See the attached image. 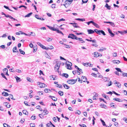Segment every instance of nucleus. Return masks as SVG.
I'll return each mask as SVG.
<instances>
[{"label": "nucleus", "mask_w": 127, "mask_h": 127, "mask_svg": "<svg viewBox=\"0 0 127 127\" xmlns=\"http://www.w3.org/2000/svg\"><path fill=\"white\" fill-rule=\"evenodd\" d=\"M50 78L52 80H55L54 77H53L52 76H50Z\"/></svg>", "instance_id": "obj_64"}, {"label": "nucleus", "mask_w": 127, "mask_h": 127, "mask_svg": "<svg viewBox=\"0 0 127 127\" xmlns=\"http://www.w3.org/2000/svg\"><path fill=\"white\" fill-rule=\"evenodd\" d=\"M100 121L102 123V124L103 126H105L106 125L105 124V122L103 120H102L101 119H100Z\"/></svg>", "instance_id": "obj_42"}, {"label": "nucleus", "mask_w": 127, "mask_h": 127, "mask_svg": "<svg viewBox=\"0 0 127 127\" xmlns=\"http://www.w3.org/2000/svg\"><path fill=\"white\" fill-rule=\"evenodd\" d=\"M93 95H94V96H95V97H97L98 95V94H97L95 92H94L93 93Z\"/></svg>", "instance_id": "obj_61"}, {"label": "nucleus", "mask_w": 127, "mask_h": 127, "mask_svg": "<svg viewBox=\"0 0 127 127\" xmlns=\"http://www.w3.org/2000/svg\"><path fill=\"white\" fill-rule=\"evenodd\" d=\"M76 40L80 41V42L81 43H84L85 42V41H84L83 40L82 38H81L77 37L76 38Z\"/></svg>", "instance_id": "obj_8"}, {"label": "nucleus", "mask_w": 127, "mask_h": 127, "mask_svg": "<svg viewBox=\"0 0 127 127\" xmlns=\"http://www.w3.org/2000/svg\"><path fill=\"white\" fill-rule=\"evenodd\" d=\"M4 7L6 9H7L8 10H9V11H12L11 9H10L7 6H6L5 5H4Z\"/></svg>", "instance_id": "obj_45"}, {"label": "nucleus", "mask_w": 127, "mask_h": 127, "mask_svg": "<svg viewBox=\"0 0 127 127\" xmlns=\"http://www.w3.org/2000/svg\"><path fill=\"white\" fill-rule=\"evenodd\" d=\"M76 20H78L80 21H85V19L84 18H82V19H80V18H76L75 19Z\"/></svg>", "instance_id": "obj_20"}, {"label": "nucleus", "mask_w": 127, "mask_h": 127, "mask_svg": "<svg viewBox=\"0 0 127 127\" xmlns=\"http://www.w3.org/2000/svg\"><path fill=\"white\" fill-rule=\"evenodd\" d=\"M119 99L120 100V99H119L118 98H114L113 99V100H115V101H118L119 102H120V100H118Z\"/></svg>", "instance_id": "obj_62"}, {"label": "nucleus", "mask_w": 127, "mask_h": 127, "mask_svg": "<svg viewBox=\"0 0 127 127\" xmlns=\"http://www.w3.org/2000/svg\"><path fill=\"white\" fill-rule=\"evenodd\" d=\"M37 84L40 88H44L47 86V85L44 83H42L40 82H37Z\"/></svg>", "instance_id": "obj_5"}, {"label": "nucleus", "mask_w": 127, "mask_h": 127, "mask_svg": "<svg viewBox=\"0 0 127 127\" xmlns=\"http://www.w3.org/2000/svg\"><path fill=\"white\" fill-rule=\"evenodd\" d=\"M56 31H57V32H58V33H61L63 35H64V34L63 33H62V32L61 31H59V30L58 29H57V30Z\"/></svg>", "instance_id": "obj_48"}, {"label": "nucleus", "mask_w": 127, "mask_h": 127, "mask_svg": "<svg viewBox=\"0 0 127 127\" xmlns=\"http://www.w3.org/2000/svg\"><path fill=\"white\" fill-rule=\"evenodd\" d=\"M37 49V47L36 46H34L33 48V52H35L36 51Z\"/></svg>", "instance_id": "obj_47"}, {"label": "nucleus", "mask_w": 127, "mask_h": 127, "mask_svg": "<svg viewBox=\"0 0 127 127\" xmlns=\"http://www.w3.org/2000/svg\"><path fill=\"white\" fill-rule=\"evenodd\" d=\"M66 67L67 69H72L71 66L72 65V64L71 63L69 62H66Z\"/></svg>", "instance_id": "obj_2"}, {"label": "nucleus", "mask_w": 127, "mask_h": 127, "mask_svg": "<svg viewBox=\"0 0 127 127\" xmlns=\"http://www.w3.org/2000/svg\"><path fill=\"white\" fill-rule=\"evenodd\" d=\"M23 114H25V115H27L28 113L27 112V111L26 110H24L23 111Z\"/></svg>", "instance_id": "obj_37"}, {"label": "nucleus", "mask_w": 127, "mask_h": 127, "mask_svg": "<svg viewBox=\"0 0 127 127\" xmlns=\"http://www.w3.org/2000/svg\"><path fill=\"white\" fill-rule=\"evenodd\" d=\"M19 51L21 54H23V55L25 54V52L24 51L22 50L21 49H19Z\"/></svg>", "instance_id": "obj_38"}, {"label": "nucleus", "mask_w": 127, "mask_h": 127, "mask_svg": "<svg viewBox=\"0 0 127 127\" xmlns=\"http://www.w3.org/2000/svg\"><path fill=\"white\" fill-rule=\"evenodd\" d=\"M43 113H44V115H47L48 113V112L46 109H45L43 110Z\"/></svg>", "instance_id": "obj_28"}, {"label": "nucleus", "mask_w": 127, "mask_h": 127, "mask_svg": "<svg viewBox=\"0 0 127 127\" xmlns=\"http://www.w3.org/2000/svg\"><path fill=\"white\" fill-rule=\"evenodd\" d=\"M15 71L19 73H21L22 72V71L21 70L19 69H16Z\"/></svg>", "instance_id": "obj_51"}, {"label": "nucleus", "mask_w": 127, "mask_h": 127, "mask_svg": "<svg viewBox=\"0 0 127 127\" xmlns=\"http://www.w3.org/2000/svg\"><path fill=\"white\" fill-rule=\"evenodd\" d=\"M100 106L102 108H103L105 109H107V106L103 104H101Z\"/></svg>", "instance_id": "obj_15"}, {"label": "nucleus", "mask_w": 127, "mask_h": 127, "mask_svg": "<svg viewBox=\"0 0 127 127\" xmlns=\"http://www.w3.org/2000/svg\"><path fill=\"white\" fill-rule=\"evenodd\" d=\"M15 78L16 79L17 82H20L21 81L20 78L17 76H16L15 77Z\"/></svg>", "instance_id": "obj_21"}, {"label": "nucleus", "mask_w": 127, "mask_h": 127, "mask_svg": "<svg viewBox=\"0 0 127 127\" xmlns=\"http://www.w3.org/2000/svg\"><path fill=\"white\" fill-rule=\"evenodd\" d=\"M3 71L4 73H5V72H8V70L6 68H4L3 69Z\"/></svg>", "instance_id": "obj_57"}, {"label": "nucleus", "mask_w": 127, "mask_h": 127, "mask_svg": "<svg viewBox=\"0 0 127 127\" xmlns=\"http://www.w3.org/2000/svg\"><path fill=\"white\" fill-rule=\"evenodd\" d=\"M115 69L118 72H122L121 69L119 68H116Z\"/></svg>", "instance_id": "obj_44"}, {"label": "nucleus", "mask_w": 127, "mask_h": 127, "mask_svg": "<svg viewBox=\"0 0 127 127\" xmlns=\"http://www.w3.org/2000/svg\"><path fill=\"white\" fill-rule=\"evenodd\" d=\"M63 85V86L64 87V88L66 89H68L70 87L68 86H67V85L63 83L62 84Z\"/></svg>", "instance_id": "obj_13"}, {"label": "nucleus", "mask_w": 127, "mask_h": 127, "mask_svg": "<svg viewBox=\"0 0 127 127\" xmlns=\"http://www.w3.org/2000/svg\"><path fill=\"white\" fill-rule=\"evenodd\" d=\"M68 37V38H70L72 39H75L76 40V38H77L76 36L73 34H69Z\"/></svg>", "instance_id": "obj_6"}, {"label": "nucleus", "mask_w": 127, "mask_h": 127, "mask_svg": "<svg viewBox=\"0 0 127 127\" xmlns=\"http://www.w3.org/2000/svg\"><path fill=\"white\" fill-rule=\"evenodd\" d=\"M123 76L124 77L126 76L127 77V73L123 72Z\"/></svg>", "instance_id": "obj_60"}, {"label": "nucleus", "mask_w": 127, "mask_h": 127, "mask_svg": "<svg viewBox=\"0 0 127 127\" xmlns=\"http://www.w3.org/2000/svg\"><path fill=\"white\" fill-rule=\"evenodd\" d=\"M93 21H89V22H86V23H87L88 25H89L90 24V23H92L93 24Z\"/></svg>", "instance_id": "obj_50"}, {"label": "nucleus", "mask_w": 127, "mask_h": 127, "mask_svg": "<svg viewBox=\"0 0 127 127\" xmlns=\"http://www.w3.org/2000/svg\"><path fill=\"white\" fill-rule=\"evenodd\" d=\"M65 21V19H64L63 18H62L60 19L59 20H57V21L58 22H59L60 21Z\"/></svg>", "instance_id": "obj_52"}, {"label": "nucleus", "mask_w": 127, "mask_h": 127, "mask_svg": "<svg viewBox=\"0 0 127 127\" xmlns=\"http://www.w3.org/2000/svg\"><path fill=\"white\" fill-rule=\"evenodd\" d=\"M73 0H66L65 2V4L64 5L65 7H66L68 5H69L71 4L72 1Z\"/></svg>", "instance_id": "obj_3"}, {"label": "nucleus", "mask_w": 127, "mask_h": 127, "mask_svg": "<svg viewBox=\"0 0 127 127\" xmlns=\"http://www.w3.org/2000/svg\"><path fill=\"white\" fill-rule=\"evenodd\" d=\"M2 94L3 95L5 96H7L9 95L7 93L4 92H3L2 93Z\"/></svg>", "instance_id": "obj_23"}, {"label": "nucleus", "mask_w": 127, "mask_h": 127, "mask_svg": "<svg viewBox=\"0 0 127 127\" xmlns=\"http://www.w3.org/2000/svg\"><path fill=\"white\" fill-rule=\"evenodd\" d=\"M36 108L37 109H39V110L41 111H42V109L41 108V107L40 106H37L36 107Z\"/></svg>", "instance_id": "obj_39"}, {"label": "nucleus", "mask_w": 127, "mask_h": 127, "mask_svg": "<svg viewBox=\"0 0 127 127\" xmlns=\"http://www.w3.org/2000/svg\"><path fill=\"white\" fill-rule=\"evenodd\" d=\"M73 26L76 28H79L80 27L77 25V24L76 23H74L73 24Z\"/></svg>", "instance_id": "obj_31"}, {"label": "nucleus", "mask_w": 127, "mask_h": 127, "mask_svg": "<svg viewBox=\"0 0 127 127\" xmlns=\"http://www.w3.org/2000/svg\"><path fill=\"white\" fill-rule=\"evenodd\" d=\"M52 99L55 101H56L57 100V98L54 96H50L49 97H52Z\"/></svg>", "instance_id": "obj_27"}, {"label": "nucleus", "mask_w": 127, "mask_h": 127, "mask_svg": "<svg viewBox=\"0 0 127 127\" xmlns=\"http://www.w3.org/2000/svg\"><path fill=\"white\" fill-rule=\"evenodd\" d=\"M119 113L118 111H115L112 113V114L113 115L117 116L118 115Z\"/></svg>", "instance_id": "obj_19"}, {"label": "nucleus", "mask_w": 127, "mask_h": 127, "mask_svg": "<svg viewBox=\"0 0 127 127\" xmlns=\"http://www.w3.org/2000/svg\"><path fill=\"white\" fill-rule=\"evenodd\" d=\"M6 17L7 18H9L10 19H13L14 20H16V21H17V20L16 19H15L14 18H13L11 16L9 15H7L6 16Z\"/></svg>", "instance_id": "obj_9"}, {"label": "nucleus", "mask_w": 127, "mask_h": 127, "mask_svg": "<svg viewBox=\"0 0 127 127\" xmlns=\"http://www.w3.org/2000/svg\"><path fill=\"white\" fill-rule=\"evenodd\" d=\"M37 45L40 46L42 48L44 49V48H45V46H44L42 44L38 42L37 43Z\"/></svg>", "instance_id": "obj_18"}, {"label": "nucleus", "mask_w": 127, "mask_h": 127, "mask_svg": "<svg viewBox=\"0 0 127 127\" xmlns=\"http://www.w3.org/2000/svg\"><path fill=\"white\" fill-rule=\"evenodd\" d=\"M62 75L66 78H67L68 76V75L66 73H63L62 74Z\"/></svg>", "instance_id": "obj_36"}, {"label": "nucleus", "mask_w": 127, "mask_h": 127, "mask_svg": "<svg viewBox=\"0 0 127 127\" xmlns=\"http://www.w3.org/2000/svg\"><path fill=\"white\" fill-rule=\"evenodd\" d=\"M32 12H31V13L28 14L26 15H25V17H29L32 15Z\"/></svg>", "instance_id": "obj_26"}, {"label": "nucleus", "mask_w": 127, "mask_h": 127, "mask_svg": "<svg viewBox=\"0 0 127 127\" xmlns=\"http://www.w3.org/2000/svg\"><path fill=\"white\" fill-rule=\"evenodd\" d=\"M95 32L97 33L98 34L100 35L101 34L100 32L101 30H98L97 29H95L94 30Z\"/></svg>", "instance_id": "obj_22"}, {"label": "nucleus", "mask_w": 127, "mask_h": 127, "mask_svg": "<svg viewBox=\"0 0 127 127\" xmlns=\"http://www.w3.org/2000/svg\"><path fill=\"white\" fill-rule=\"evenodd\" d=\"M47 127H52V125L50 123H48L46 125Z\"/></svg>", "instance_id": "obj_55"}, {"label": "nucleus", "mask_w": 127, "mask_h": 127, "mask_svg": "<svg viewBox=\"0 0 127 127\" xmlns=\"http://www.w3.org/2000/svg\"><path fill=\"white\" fill-rule=\"evenodd\" d=\"M30 126L31 127H35V124L33 123H31L30 124Z\"/></svg>", "instance_id": "obj_53"}, {"label": "nucleus", "mask_w": 127, "mask_h": 127, "mask_svg": "<svg viewBox=\"0 0 127 127\" xmlns=\"http://www.w3.org/2000/svg\"><path fill=\"white\" fill-rule=\"evenodd\" d=\"M53 38L48 37L47 39L46 40L48 42H50L52 41Z\"/></svg>", "instance_id": "obj_40"}, {"label": "nucleus", "mask_w": 127, "mask_h": 127, "mask_svg": "<svg viewBox=\"0 0 127 127\" xmlns=\"http://www.w3.org/2000/svg\"><path fill=\"white\" fill-rule=\"evenodd\" d=\"M45 54V57H46V58L49 59H51V57H50L49 56L48 54L47 53H46Z\"/></svg>", "instance_id": "obj_41"}, {"label": "nucleus", "mask_w": 127, "mask_h": 127, "mask_svg": "<svg viewBox=\"0 0 127 127\" xmlns=\"http://www.w3.org/2000/svg\"><path fill=\"white\" fill-rule=\"evenodd\" d=\"M87 32H88L89 34H91L94 33V31L91 30H87Z\"/></svg>", "instance_id": "obj_12"}, {"label": "nucleus", "mask_w": 127, "mask_h": 127, "mask_svg": "<svg viewBox=\"0 0 127 127\" xmlns=\"http://www.w3.org/2000/svg\"><path fill=\"white\" fill-rule=\"evenodd\" d=\"M61 63H57L55 67V70L56 71H58L59 69Z\"/></svg>", "instance_id": "obj_4"}, {"label": "nucleus", "mask_w": 127, "mask_h": 127, "mask_svg": "<svg viewBox=\"0 0 127 127\" xmlns=\"http://www.w3.org/2000/svg\"><path fill=\"white\" fill-rule=\"evenodd\" d=\"M93 25L97 28H98L99 26L98 24L93 22Z\"/></svg>", "instance_id": "obj_34"}, {"label": "nucleus", "mask_w": 127, "mask_h": 127, "mask_svg": "<svg viewBox=\"0 0 127 127\" xmlns=\"http://www.w3.org/2000/svg\"><path fill=\"white\" fill-rule=\"evenodd\" d=\"M118 32L120 33L122 35H124V34H125V31H118Z\"/></svg>", "instance_id": "obj_33"}, {"label": "nucleus", "mask_w": 127, "mask_h": 127, "mask_svg": "<svg viewBox=\"0 0 127 127\" xmlns=\"http://www.w3.org/2000/svg\"><path fill=\"white\" fill-rule=\"evenodd\" d=\"M112 62L114 64H118L120 62V61L119 60H114L112 61Z\"/></svg>", "instance_id": "obj_11"}, {"label": "nucleus", "mask_w": 127, "mask_h": 127, "mask_svg": "<svg viewBox=\"0 0 127 127\" xmlns=\"http://www.w3.org/2000/svg\"><path fill=\"white\" fill-rule=\"evenodd\" d=\"M117 85H116V86H117L119 88H120L121 87V84L119 82H118L117 84Z\"/></svg>", "instance_id": "obj_46"}, {"label": "nucleus", "mask_w": 127, "mask_h": 127, "mask_svg": "<svg viewBox=\"0 0 127 127\" xmlns=\"http://www.w3.org/2000/svg\"><path fill=\"white\" fill-rule=\"evenodd\" d=\"M94 57H99L100 56H100H102V55L101 54H100L99 53H98L97 52H96L94 53Z\"/></svg>", "instance_id": "obj_7"}, {"label": "nucleus", "mask_w": 127, "mask_h": 127, "mask_svg": "<svg viewBox=\"0 0 127 127\" xmlns=\"http://www.w3.org/2000/svg\"><path fill=\"white\" fill-rule=\"evenodd\" d=\"M47 26L49 28V29L52 31H56L57 30V29L54 27L50 26Z\"/></svg>", "instance_id": "obj_10"}, {"label": "nucleus", "mask_w": 127, "mask_h": 127, "mask_svg": "<svg viewBox=\"0 0 127 127\" xmlns=\"http://www.w3.org/2000/svg\"><path fill=\"white\" fill-rule=\"evenodd\" d=\"M60 27H62L60 28L62 30H64V28L67 27V26L65 25H61Z\"/></svg>", "instance_id": "obj_14"}, {"label": "nucleus", "mask_w": 127, "mask_h": 127, "mask_svg": "<svg viewBox=\"0 0 127 127\" xmlns=\"http://www.w3.org/2000/svg\"><path fill=\"white\" fill-rule=\"evenodd\" d=\"M36 117L35 116H32L31 117V119L32 120H34L36 119Z\"/></svg>", "instance_id": "obj_58"}, {"label": "nucleus", "mask_w": 127, "mask_h": 127, "mask_svg": "<svg viewBox=\"0 0 127 127\" xmlns=\"http://www.w3.org/2000/svg\"><path fill=\"white\" fill-rule=\"evenodd\" d=\"M7 36L5 34H3L2 36H0V37L2 38H5Z\"/></svg>", "instance_id": "obj_54"}, {"label": "nucleus", "mask_w": 127, "mask_h": 127, "mask_svg": "<svg viewBox=\"0 0 127 127\" xmlns=\"http://www.w3.org/2000/svg\"><path fill=\"white\" fill-rule=\"evenodd\" d=\"M105 6V7H106L108 9L110 10L111 9L110 6H109L108 5V4L107 3L106 4Z\"/></svg>", "instance_id": "obj_29"}, {"label": "nucleus", "mask_w": 127, "mask_h": 127, "mask_svg": "<svg viewBox=\"0 0 127 127\" xmlns=\"http://www.w3.org/2000/svg\"><path fill=\"white\" fill-rule=\"evenodd\" d=\"M108 78L105 77H104L103 78V80L105 81L106 82L108 80Z\"/></svg>", "instance_id": "obj_59"}, {"label": "nucleus", "mask_w": 127, "mask_h": 127, "mask_svg": "<svg viewBox=\"0 0 127 127\" xmlns=\"http://www.w3.org/2000/svg\"><path fill=\"white\" fill-rule=\"evenodd\" d=\"M82 64H83V65H84L86 66V67H87L88 66V63H82Z\"/></svg>", "instance_id": "obj_63"}, {"label": "nucleus", "mask_w": 127, "mask_h": 127, "mask_svg": "<svg viewBox=\"0 0 127 127\" xmlns=\"http://www.w3.org/2000/svg\"><path fill=\"white\" fill-rule=\"evenodd\" d=\"M1 75L3 77L5 78L6 80H7V79L6 78V77L4 76V74L3 73H1Z\"/></svg>", "instance_id": "obj_56"}, {"label": "nucleus", "mask_w": 127, "mask_h": 127, "mask_svg": "<svg viewBox=\"0 0 127 127\" xmlns=\"http://www.w3.org/2000/svg\"><path fill=\"white\" fill-rule=\"evenodd\" d=\"M9 96L10 97V98L13 100H15V99H13V95L12 94H9Z\"/></svg>", "instance_id": "obj_49"}, {"label": "nucleus", "mask_w": 127, "mask_h": 127, "mask_svg": "<svg viewBox=\"0 0 127 127\" xmlns=\"http://www.w3.org/2000/svg\"><path fill=\"white\" fill-rule=\"evenodd\" d=\"M17 48L16 47H14L13 48V51L14 53L15 52H18V51H15V50H16V49Z\"/></svg>", "instance_id": "obj_32"}, {"label": "nucleus", "mask_w": 127, "mask_h": 127, "mask_svg": "<svg viewBox=\"0 0 127 127\" xmlns=\"http://www.w3.org/2000/svg\"><path fill=\"white\" fill-rule=\"evenodd\" d=\"M112 84V82L111 81H109L108 83L107 84V86H111Z\"/></svg>", "instance_id": "obj_35"}, {"label": "nucleus", "mask_w": 127, "mask_h": 127, "mask_svg": "<svg viewBox=\"0 0 127 127\" xmlns=\"http://www.w3.org/2000/svg\"><path fill=\"white\" fill-rule=\"evenodd\" d=\"M106 49V48H105L102 47L101 49L98 50V51L99 52H102L103 51L105 50Z\"/></svg>", "instance_id": "obj_25"}, {"label": "nucleus", "mask_w": 127, "mask_h": 127, "mask_svg": "<svg viewBox=\"0 0 127 127\" xmlns=\"http://www.w3.org/2000/svg\"><path fill=\"white\" fill-rule=\"evenodd\" d=\"M37 16H38L36 15H35V17L37 19H39V20H42V21H43V20H44V19H43V18H39V17H37Z\"/></svg>", "instance_id": "obj_24"}, {"label": "nucleus", "mask_w": 127, "mask_h": 127, "mask_svg": "<svg viewBox=\"0 0 127 127\" xmlns=\"http://www.w3.org/2000/svg\"><path fill=\"white\" fill-rule=\"evenodd\" d=\"M102 95L103 97L106 99H107L108 100L109 99L108 96H107L105 94H103Z\"/></svg>", "instance_id": "obj_30"}, {"label": "nucleus", "mask_w": 127, "mask_h": 127, "mask_svg": "<svg viewBox=\"0 0 127 127\" xmlns=\"http://www.w3.org/2000/svg\"><path fill=\"white\" fill-rule=\"evenodd\" d=\"M58 93L61 96L63 95V93L62 91H59Z\"/></svg>", "instance_id": "obj_43"}, {"label": "nucleus", "mask_w": 127, "mask_h": 127, "mask_svg": "<svg viewBox=\"0 0 127 127\" xmlns=\"http://www.w3.org/2000/svg\"><path fill=\"white\" fill-rule=\"evenodd\" d=\"M77 79L76 80L70 79L67 81V82L69 84L72 85L74 84L77 81Z\"/></svg>", "instance_id": "obj_1"}, {"label": "nucleus", "mask_w": 127, "mask_h": 127, "mask_svg": "<svg viewBox=\"0 0 127 127\" xmlns=\"http://www.w3.org/2000/svg\"><path fill=\"white\" fill-rule=\"evenodd\" d=\"M81 79L82 81H83V82H85L87 80V78L85 76H82L81 77Z\"/></svg>", "instance_id": "obj_17"}, {"label": "nucleus", "mask_w": 127, "mask_h": 127, "mask_svg": "<svg viewBox=\"0 0 127 127\" xmlns=\"http://www.w3.org/2000/svg\"><path fill=\"white\" fill-rule=\"evenodd\" d=\"M19 32H21V34H24L25 35H27V36H31V34H27L26 33H25L23 32H22L21 31H19Z\"/></svg>", "instance_id": "obj_16"}]
</instances>
